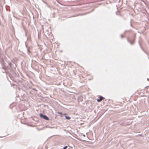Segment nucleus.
<instances>
[{
	"label": "nucleus",
	"mask_w": 149,
	"mask_h": 149,
	"mask_svg": "<svg viewBox=\"0 0 149 149\" xmlns=\"http://www.w3.org/2000/svg\"><path fill=\"white\" fill-rule=\"evenodd\" d=\"M15 66H16V65L14 63L8 62V64L7 66V68L10 71L13 72L15 69Z\"/></svg>",
	"instance_id": "obj_1"
},
{
	"label": "nucleus",
	"mask_w": 149,
	"mask_h": 149,
	"mask_svg": "<svg viewBox=\"0 0 149 149\" xmlns=\"http://www.w3.org/2000/svg\"><path fill=\"white\" fill-rule=\"evenodd\" d=\"M3 61L4 62L3 65L4 66H7V64L5 62H6L8 65V62H10V61L9 59L7 58L6 56H4L3 58Z\"/></svg>",
	"instance_id": "obj_2"
},
{
	"label": "nucleus",
	"mask_w": 149,
	"mask_h": 149,
	"mask_svg": "<svg viewBox=\"0 0 149 149\" xmlns=\"http://www.w3.org/2000/svg\"><path fill=\"white\" fill-rule=\"evenodd\" d=\"M39 116L40 118L45 120H48L49 119V118L47 116L44 115L42 113H40Z\"/></svg>",
	"instance_id": "obj_3"
},
{
	"label": "nucleus",
	"mask_w": 149,
	"mask_h": 149,
	"mask_svg": "<svg viewBox=\"0 0 149 149\" xmlns=\"http://www.w3.org/2000/svg\"><path fill=\"white\" fill-rule=\"evenodd\" d=\"M134 39H130L128 38H127V41L132 45H133L134 44V42L135 41V36H134Z\"/></svg>",
	"instance_id": "obj_4"
},
{
	"label": "nucleus",
	"mask_w": 149,
	"mask_h": 149,
	"mask_svg": "<svg viewBox=\"0 0 149 149\" xmlns=\"http://www.w3.org/2000/svg\"><path fill=\"white\" fill-rule=\"evenodd\" d=\"M99 98L97 99V101L98 102H100L102 100H104V98L102 96H100L99 97Z\"/></svg>",
	"instance_id": "obj_5"
},
{
	"label": "nucleus",
	"mask_w": 149,
	"mask_h": 149,
	"mask_svg": "<svg viewBox=\"0 0 149 149\" xmlns=\"http://www.w3.org/2000/svg\"><path fill=\"white\" fill-rule=\"evenodd\" d=\"M57 113L58 114H60V116L61 117H63V115H67V114L65 113L63 114L61 112H58Z\"/></svg>",
	"instance_id": "obj_6"
},
{
	"label": "nucleus",
	"mask_w": 149,
	"mask_h": 149,
	"mask_svg": "<svg viewBox=\"0 0 149 149\" xmlns=\"http://www.w3.org/2000/svg\"><path fill=\"white\" fill-rule=\"evenodd\" d=\"M65 118L67 120H70V117L69 116H65Z\"/></svg>",
	"instance_id": "obj_7"
},
{
	"label": "nucleus",
	"mask_w": 149,
	"mask_h": 149,
	"mask_svg": "<svg viewBox=\"0 0 149 149\" xmlns=\"http://www.w3.org/2000/svg\"><path fill=\"white\" fill-rule=\"evenodd\" d=\"M67 148H68V146H65V147H64L63 148V149H67Z\"/></svg>",
	"instance_id": "obj_8"
},
{
	"label": "nucleus",
	"mask_w": 149,
	"mask_h": 149,
	"mask_svg": "<svg viewBox=\"0 0 149 149\" xmlns=\"http://www.w3.org/2000/svg\"><path fill=\"white\" fill-rule=\"evenodd\" d=\"M27 52L29 54V53L30 52V51H29V48H27Z\"/></svg>",
	"instance_id": "obj_9"
},
{
	"label": "nucleus",
	"mask_w": 149,
	"mask_h": 149,
	"mask_svg": "<svg viewBox=\"0 0 149 149\" xmlns=\"http://www.w3.org/2000/svg\"><path fill=\"white\" fill-rule=\"evenodd\" d=\"M130 30H128V31H124V33H126L127 32H128V31H130Z\"/></svg>",
	"instance_id": "obj_10"
},
{
	"label": "nucleus",
	"mask_w": 149,
	"mask_h": 149,
	"mask_svg": "<svg viewBox=\"0 0 149 149\" xmlns=\"http://www.w3.org/2000/svg\"><path fill=\"white\" fill-rule=\"evenodd\" d=\"M139 45H140V47H141V48H141V44H140V42H139Z\"/></svg>",
	"instance_id": "obj_11"
},
{
	"label": "nucleus",
	"mask_w": 149,
	"mask_h": 149,
	"mask_svg": "<svg viewBox=\"0 0 149 149\" xmlns=\"http://www.w3.org/2000/svg\"><path fill=\"white\" fill-rule=\"evenodd\" d=\"M120 37H121V38H123V35L121 34L120 35Z\"/></svg>",
	"instance_id": "obj_12"
},
{
	"label": "nucleus",
	"mask_w": 149,
	"mask_h": 149,
	"mask_svg": "<svg viewBox=\"0 0 149 149\" xmlns=\"http://www.w3.org/2000/svg\"><path fill=\"white\" fill-rule=\"evenodd\" d=\"M83 136H84V137H85V135H84V134H83Z\"/></svg>",
	"instance_id": "obj_13"
},
{
	"label": "nucleus",
	"mask_w": 149,
	"mask_h": 149,
	"mask_svg": "<svg viewBox=\"0 0 149 149\" xmlns=\"http://www.w3.org/2000/svg\"><path fill=\"white\" fill-rule=\"evenodd\" d=\"M118 12H116V14H117Z\"/></svg>",
	"instance_id": "obj_14"
},
{
	"label": "nucleus",
	"mask_w": 149,
	"mask_h": 149,
	"mask_svg": "<svg viewBox=\"0 0 149 149\" xmlns=\"http://www.w3.org/2000/svg\"><path fill=\"white\" fill-rule=\"evenodd\" d=\"M147 80H149V79H148V78H147Z\"/></svg>",
	"instance_id": "obj_15"
},
{
	"label": "nucleus",
	"mask_w": 149,
	"mask_h": 149,
	"mask_svg": "<svg viewBox=\"0 0 149 149\" xmlns=\"http://www.w3.org/2000/svg\"><path fill=\"white\" fill-rule=\"evenodd\" d=\"M130 25L131 26H132V24H130Z\"/></svg>",
	"instance_id": "obj_16"
}]
</instances>
